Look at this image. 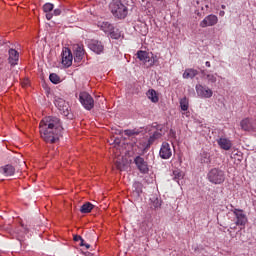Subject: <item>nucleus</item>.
<instances>
[{
	"instance_id": "bb28decb",
	"label": "nucleus",
	"mask_w": 256,
	"mask_h": 256,
	"mask_svg": "<svg viewBox=\"0 0 256 256\" xmlns=\"http://www.w3.org/2000/svg\"><path fill=\"white\" fill-rule=\"evenodd\" d=\"M49 79H50L51 83H53L54 85L61 83V78L59 77V75H57L55 73L50 74Z\"/></svg>"
},
{
	"instance_id": "f3484780",
	"label": "nucleus",
	"mask_w": 256,
	"mask_h": 256,
	"mask_svg": "<svg viewBox=\"0 0 256 256\" xmlns=\"http://www.w3.org/2000/svg\"><path fill=\"white\" fill-rule=\"evenodd\" d=\"M8 53H9L8 61L10 65L12 66L17 65V62L19 61V52H17V50L15 49H10Z\"/></svg>"
},
{
	"instance_id": "4c0bfd02",
	"label": "nucleus",
	"mask_w": 256,
	"mask_h": 256,
	"mask_svg": "<svg viewBox=\"0 0 256 256\" xmlns=\"http://www.w3.org/2000/svg\"><path fill=\"white\" fill-rule=\"evenodd\" d=\"M201 75H203L204 77H207V74L205 73V70H201Z\"/></svg>"
},
{
	"instance_id": "c9c22d12",
	"label": "nucleus",
	"mask_w": 256,
	"mask_h": 256,
	"mask_svg": "<svg viewBox=\"0 0 256 256\" xmlns=\"http://www.w3.org/2000/svg\"><path fill=\"white\" fill-rule=\"evenodd\" d=\"M157 137H158V134H157V133H154L153 136H151V137L149 138V143H153V140H154V139H157Z\"/></svg>"
},
{
	"instance_id": "f257e3e1",
	"label": "nucleus",
	"mask_w": 256,
	"mask_h": 256,
	"mask_svg": "<svg viewBox=\"0 0 256 256\" xmlns=\"http://www.w3.org/2000/svg\"><path fill=\"white\" fill-rule=\"evenodd\" d=\"M39 129L45 143H57L63 133V124L57 116H47L40 121Z\"/></svg>"
},
{
	"instance_id": "f03ea898",
	"label": "nucleus",
	"mask_w": 256,
	"mask_h": 256,
	"mask_svg": "<svg viewBox=\"0 0 256 256\" xmlns=\"http://www.w3.org/2000/svg\"><path fill=\"white\" fill-rule=\"evenodd\" d=\"M109 9L116 19H125L129 14V8L121 0H112L109 4Z\"/></svg>"
},
{
	"instance_id": "58836bf2",
	"label": "nucleus",
	"mask_w": 256,
	"mask_h": 256,
	"mask_svg": "<svg viewBox=\"0 0 256 256\" xmlns=\"http://www.w3.org/2000/svg\"><path fill=\"white\" fill-rule=\"evenodd\" d=\"M205 65H206V67H211V62L207 61V62L205 63Z\"/></svg>"
},
{
	"instance_id": "c85d7f7f",
	"label": "nucleus",
	"mask_w": 256,
	"mask_h": 256,
	"mask_svg": "<svg viewBox=\"0 0 256 256\" xmlns=\"http://www.w3.org/2000/svg\"><path fill=\"white\" fill-rule=\"evenodd\" d=\"M201 163H211V155L209 153H202L200 158Z\"/></svg>"
},
{
	"instance_id": "2eb2a0df",
	"label": "nucleus",
	"mask_w": 256,
	"mask_h": 256,
	"mask_svg": "<svg viewBox=\"0 0 256 256\" xmlns=\"http://www.w3.org/2000/svg\"><path fill=\"white\" fill-rule=\"evenodd\" d=\"M85 57V49L81 46H77L74 50V61L76 63H81Z\"/></svg>"
},
{
	"instance_id": "6ab92c4d",
	"label": "nucleus",
	"mask_w": 256,
	"mask_h": 256,
	"mask_svg": "<svg viewBox=\"0 0 256 256\" xmlns=\"http://www.w3.org/2000/svg\"><path fill=\"white\" fill-rule=\"evenodd\" d=\"M98 27L104 31V33H111L113 31V29H115L113 27V25L109 22H99L98 23Z\"/></svg>"
},
{
	"instance_id": "cd10ccee",
	"label": "nucleus",
	"mask_w": 256,
	"mask_h": 256,
	"mask_svg": "<svg viewBox=\"0 0 256 256\" xmlns=\"http://www.w3.org/2000/svg\"><path fill=\"white\" fill-rule=\"evenodd\" d=\"M124 134L127 135V137H130L131 139H134V137H137V135H139V131L138 130H125Z\"/></svg>"
},
{
	"instance_id": "473e14b6",
	"label": "nucleus",
	"mask_w": 256,
	"mask_h": 256,
	"mask_svg": "<svg viewBox=\"0 0 256 256\" xmlns=\"http://www.w3.org/2000/svg\"><path fill=\"white\" fill-rule=\"evenodd\" d=\"M80 247H85L86 249H90L91 245H89L88 243H85V240H83V238H81Z\"/></svg>"
},
{
	"instance_id": "dca6fc26",
	"label": "nucleus",
	"mask_w": 256,
	"mask_h": 256,
	"mask_svg": "<svg viewBox=\"0 0 256 256\" xmlns=\"http://www.w3.org/2000/svg\"><path fill=\"white\" fill-rule=\"evenodd\" d=\"M220 149H224V151H229L231 147H233V144L231 143V140L227 138H219L217 141Z\"/></svg>"
},
{
	"instance_id": "9d476101",
	"label": "nucleus",
	"mask_w": 256,
	"mask_h": 256,
	"mask_svg": "<svg viewBox=\"0 0 256 256\" xmlns=\"http://www.w3.org/2000/svg\"><path fill=\"white\" fill-rule=\"evenodd\" d=\"M217 21H218V18L211 14V15H208L201 23H200V27H213V25H217Z\"/></svg>"
},
{
	"instance_id": "20e7f679",
	"label": "nucleus",
	"mask_w": 256,
	"mask_h": 256,
	"mask_svg": "<svg viewBox=\"0 0 256 256\" xmlns=\"http://www.w3.org/2000/svg\"><path fill=\"white\" fill-rule=\"evenodd\" d=\"M79 101L86 111H91V109L95 107V100H93V97L87 92H81L79 94Z\"/></svg>"
},
{
	"instance_id": "5701e85b",
	"label": "nucleus",
	"mask_w": 256,
	"mask_h": 256,
	"mask_svg": "<svg viewBox=\"0 0 256 256\" xmlns=\"http://www.w3.org/2000/svg\"><path fill=\"white\" fill-rule=\"evenodd\" d=\"M147 97L152 101V103H157V101H159V97L157 96V92L155 90H149L147 92Z\"/></svg>"
},
{
	"instance_id": "f704fd0d",
	"label": "nucleus",
	"mask_w": 256,
	"mask_h": 256,
	"mask_svg": "<svg viewBox=\"0 0 256 256\" xmlns=\"http://www.w3.org/2000/svg\"><path fill=\"white\" fill-rule=\"evenodd\" d=\"M161 204L159 203V199H156V201L152 204V209H157V207H160Z\"/></svg>"
},
{
	"instance_id": "c756f323",
	"label": "nucleus",
	"mask_w": 256,
	"mask_h": 256,
	"mask_svg": "<svg viewBox=\"0 0 256 256\" xmlns=\"http://www.w3.org/2000/svg\"><path fill=\"white\" fill-rule=\"evenodd\" d=\"M61 13H63V6H59V8L54 9V11L52 12V15L55 17H59Z\"/></svg>"
},
{
	"instance_id": "f8f14e48",
	"label": "nucleus",
	"mask_w": 256,
	"mask_h": 256,
	"mask_svg": "<svg viewBox=\"0 0 256 256\" xmlns=\"http://www.w3.org/2000/svg\"><path fill=\"white\" fill-rule=\"evenodd\" d=\"M47 21H51L53 19V9H55V6L52 3H45L42 7Z\"/></svg>"
},
{
	"instance_id": "a19ab883",
	"label": "nucleus",
	"mask_w": 256,
	"mask_h": 256,
	"mask_svg": "<svg viewBox=\"0 0 256 256\" xmlns=\"http://www.w3.org/2000/svg\"><path fill=\"white\" fill-rule=\"evenodd\" d=\"M225 15V11H220V17H223Z\"/></svg>"
},
{
	"instance_id": "a878e982",
	"label": "nucleus",
	"mask_w": 256,
	"mask_h": 256,
	"mask_svg": "<svg viewBox=\"0 0 256 256\" xmlns=\"http://www.w3.org/2000/svg\"><path fill=\"white\" fill-rule=\"evenodd\" d=\"M115 166L119 171H127V164L121 160H117Z\"/></svg>"
},
{
	"instance_id": "7c9ffc66",
	"label": "nucleus",
	"mask_w": 256,
	"mask_h": 256,
	"mask_svg": "<svg viewBox=\"0 0 256 256\" xmlns=\"http://www.w3.org/2000/svg\"><path fill=\"white\" fill-rule=\"evenodd\" d=\"M206 79H208V83H217V77L213 74H207Z\"/></svg>"
},
{
	"instance_id": "b1692460",
	"label": "nucleus",
	"mask_w": 256,
	"mask_h": 256,
	"mask_svg": "<svg viewBox=\"0 0 256 256\" xmlns=\"http://www.w3.org/2000/svg\"><path fill=\"white\" fill-rule=\"evenodd\" d=\"M132 187L138 195L143 193V184L141 182H134Z\"/></svg>"
},
{
	"instance_id": "aec40b11",
	"label": "nucleus",
	"mask_w": 256,
	"mask_h": 256,
	"mask_svg": "<svg viewBox=\"0 0 256 256\" xmlns=\"http://www.w3.org/2000/svg\"><path fill=\"white\" fill-rule=\"evenodd\" d=\"M197 75H199V71L189 68L184 71L183 78L184 79H194V77H197Z\"/></svg>"
},
{
	"instance_id": "e433bc0d",
	"label": "nucleus",
	"mask_w": 256,
	"mask_h": 256,
	"mask_svg": "<svg viewBox=\"0 0 256 256\" xmlns=\"http://www.w3.org/2000/svg\"><path fill=\"white\" fill-rule=\"evenodd\" d=\"M74 241H81L82 237L80 235H74Z\"/></svg>"
},
{
	"instance_id": "393cba45",
	"label": "nucleus",
	"mask_w": 256,
	"mask_h": 256,
	"mask_svg": "<svg viewBox=\"0 0 256 256\" xmlns=\"http://www.w3.org/2000/svg\"><path fill=\"white\" fill-rule=\"evenodd\" d=\"M180 107L182 111H187L189 109V101L187 97L180 99Z\"/></svg>"
},
{
	"instance_id": "6e6552de",
	"label": "nucleus",
	"mask_w": 256,
	"mask_h": 256,
	"mask_svg": "<svg viewBox=\"0 0 256 256\" xmlns=\"http://www.w3.org/2000/svg\"><path fill=\"white\" fill-rule=\"evenodd\" d=\"M89 48L91 49V51H93L97 55H101V53H103L105 49V47L103 46V43H101V41H98V40H92L89 44Z\"/></svg>"
},
{
	"instance_id": "37998d69",
	"label": "nucleus",
	"mask_w": 256,
	"mask_h": 256,
	"mask_svg": "<svg viewBox=\"0 0 256 256\" xmlns=\"http://www.w3.org/2000/svg\"><path fill=\"white\" fill-rule=\"evenodd\" d=\"M159 155H161V150H159Z\"/></svg>"
},
{
	"instance_id": "7ed1b4c3",
	"label": "nucleus",
	"mask_w": 256,
	"mask_h": 256,
	"mask_svg": "<svg viewBox=\"0 0 256 256\" xmlns=\"http://www.w3.org/2000/svg\"><path fill=\"white\" fill-rule=\"evenodd\" d=\"M208 179L214 185H221L225 181V172L219 168H213L208 173Z\"/></svg>"
},
{
	"instance_id": "72a5a7b5",
	"label": "nucleus",
	"mask_w": 256,
	"mask_h": 256,
	"mask_svg": "<svg viewBox=\"0 0 256 256\" xmlns=\"http://www.w3.org/2000/svg\"><path fill=\"white\" fill-rule=\"evenodd\" d=\"M174 179H183V174L179 171H174Z\"/></svg>"
},
{
	"instance_id": "a211bd4d",
	"label": "nucleus",
	"mask_w": 256,
	"mask_h": 256,
	"mask_svg": "<svg viewBox=\"0 0 256 256\" xmlns=\"http://www.w3.org/2000/svg\"><path fill=\"white\" fill-rule=\"evenodd\" d=\"M240 125L244 131H255V125H253V122L249 118L242 120Z\"/></svg>"
},
{
	"instance_id": "412c9836",
	"label": "nucleus",
	"mask_w": 256,
	"mask_h": 256,
	"mask_svg": "<svg viewBox=\"0 0 256 256\" xmlns=\"http://www.w3.org/2000/svg\"><path fill=\"white\" fill-rule=\"evenodd\" d=\"M137 57L140 61H142V63H149V61H151V56H149V53H147L146 51H138Z\"/></svg>"
},
{
	"instance_id": "1a4fd4ad",
	"label": "nucleus",
	"mask_w": 256,
	"mask_h": 256,
	"mask_svg": "<svg viewBox=\"0 0 256 256\" xmlns=\"http://www.w3.org/2000/svg\"><path fill=\"white\" fill-rule=\"evenodd\" d=\"M135 165L138 167L140 173H148L149 167L147 166V162L141 156H137L134 159Z\"/></svg>"
},
{
	"instance_id": "39448f33",
	"label": "nucleus",
	"mask_w": 256,
	"mask_h": 256,
	"mask_svg": "<svg viewBox=\"0 0 256 256\" xmlns=\"http://www.w3.org/2000/svg\"><path fill=\"white\" fill-rule=\"evenodd\" d=\"M61 57L62 65H64V67L69 68L71 67V65H73V53L71 52V49L63 48Z\"/></svg>"
},
{
	"instance_id": "79ce46f5",
	"label": "nucleus",
	"mask_w": 256,
	"mask_h": 256,
	"mask_svg": "<svg viewBox=\"0 0 256 256\" xmlns=\"http://www.w3.org/2000/svg\"><path fill=\"white\" fill-rule=\"evenodd\" d=\"M221 8H222V9H226V6H225V5H222Z\"/></svg>"
},
{
	"instance_id": "423d86ee",
	"label": "nucleus",
	"mask_w": 256,
	"mask_h": 256,
	"mask_svg": "<svg viewBox=\"0 0 256 256\" xmlns=\"http://www.w3.org/2000/svg\"><path fill=\"white\" fill-rule=\"evenodd\" d=\"M54 105L61 111L62 115L67 117L69 115V104L62 98H56Z\"/></svg>"
},
{
	"instance_id": "ea45409f",
	"label": "nucleus",
	"mask_w": 256,
	"mask_h": 256,
	"mask_svg": "<svg viewBox=\"0 0 256 256\" xmlns=\"http://www.w3.org/2000/svg\"><path fill=\"white\" fill-rule=\"evenodd\" d=\"M236 156H237V157H241V156H239V154H237V153H236V154H232L231 157H232V159H233V157H234V159H235Z\"/></svg>"
},
{
	"instance_id": "4be33fe9",
	"label": "nucleus",
	"mask_w": 256,
	"mask_h": 256,
	"mask_svg": "<svg viewBox=\"0 0 256 256\" xmlns=\"http://www.w3.org/2000/svg\"><path fill=\"white\" fill-rule=\"evenodd\" d=\"M94 207L95 206L91 202H86L81 206L80 213H83V214L91 213Z\"/></svg>"
},
{
	"instance_id": "c03bdc74",
	"label": "nucleus",
	"mask_w": 256,
	"mask_h": 256,
	"mask_svg": "<svg viewBox=\"0 0 256 256\" xmlns=\"http://www.w3.org/2000/svg\"><path fill=\"white\" fill-rule=\"evenodd\" d=\"M238 161H241V158H238Z\"/></svg>"
},
{
	"instance_id": "4468645a",
	"label": "nucleus",
	"mask_w": 256,
	"mask_h": 256,
	"mask_svg": "<svg viewBox=\"0 0 256 256\" xmlns=\"http://www.w3.org/2000/svg\"><path fill=\"white\" fill-rule=\"evenodd\" d=\"M0 173L5 177H13V175H15V167L11 164H7L0 168Z\"/></svg>"
},
{
	"instance_id": "9b49d317",
	"label": "nucleus",
	"mask_w": 256,
	"mask_h": 256,
	"mask_svg": "<svg viewBox=\"0 0 256 256\" xmlns=\"http://www.w3.org/2000/svg\"><path fill=\"white\" fill-rule=\"evenodd\" d=\"M161 159H169L173 153L171 152V146L167 142H163L161 146Z\"/></svg>"
},
{
	"instance_id": "0eeeda50",
	"label": "nucleus",
	"mask_w": 256,
	"mask_h": 256,
	"mask_svg": "<svg viewBox=\"0 0 256 256\" xmlns=\"http://www.w3.org/2000/svg\"><path fill=\"white\" fill-rule=\"evenodd\" d=\"M196 93L199 97H203L204 99H211V97H213V90L205 88V86L201 84L196 85Z\"/></svg>"
},
{
	"instance_id": "2f4dec72",
	"label": "nucleus",
	"mask_w": 256,
	"mask_h": 256,
	"mask_svg": "<svg viewBox=\"0 0 256 256\" xmlns=\"http://www.w3.org/2000/svg\"><path fill=\"white\" fill-rule=\"evenodd\" d=\"M108 33L110 34L111 39H119V37H121V33L115 32L114 30Z\"/></svg>"
},
{
	"instance_id": "ddd939ff",
	"label": "nucleus",
	"mask_w": 256,
	"mask_h": 256,
	"mask_svg": "<svg viewBox=\"0 0 256 256\" xmlns=\"http://www.w3.org/2000/svg\"><path fill=\"white\" fill-rule=\"evenodd\" d=\"M234 214L236 216V225H245L247 223V216L243 213V210L235 209Z\"/></svg>"
}]
</instances>
